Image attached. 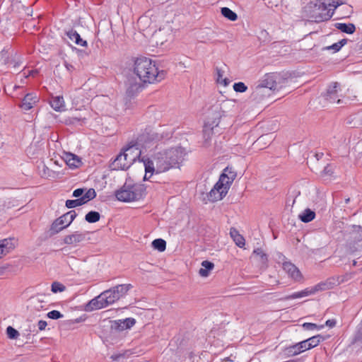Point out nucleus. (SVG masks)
Returning <instances> with one entry per match:
<instances>
[{
    "instance_id": "obj_1",
    "label": "nucleus",
    "mask_w": 362,
    "mask_h": 362,
    "mask_svg": "<svg viewBox=\"0 0 362 362\" xmlns=\"http://www.w3.org/2000/svg\"><path fill=\"white\" fill-rule=\"evenodd\" d=\"M185 154V149L182 147L171 148L156 153L152 158L143 156L141 160L144 163L146 173L158 174L179 168Z\"/></svg>"
},
{
    "instance_id": "obj_2",
    "label": "nucleus",
    "mask_w": 362,
    "mask_h": 362,
    "mask_svg": "<svg viewBox=\"0 0 362 362\" xmlns=\"http://www.w3.org/2000/svg\"><path fill=\"white\" fill-rule=\"evenodd\" d=\"M133 72L141 83L146 84L160 81L166 75L165 71H158L155 62L143 56L134 58Z\"/></svg>"
},
{
    "instance_id": "obj_3",
    "label": "nucleus",
    "mask_w": 362,
    "mask_h": 362,
    "mask_svg": "<svg viewBox=\"0 0 362 362\" xmlns=\"http://www.w3.org/2000/svg\"><path fill=\"white\" fill-rule=\"evenodd\" d=\"M135 323L136 320L132 317L117 320H104L100 325L101 332L105 338L113 339L118 333L132 328Z\"/></svg>"
},
{
    "instance_id": "obj_4",
    "label": "nucleus",
    "mask_w": 362,
    "mask_h": 362,
    "mask_svg": "<svg viewBox=\"0 0 362 362\" xmlns=\"http://www.w3.org/2000/svg\"><path fill=\"white\" fill-rule=\"evenodd\" d=\"M146 188L144 184H128L127 182L119 189L115 195L117 200L123 202H131L143 199L146 194Z\"/></svg>"
},
{
    "instance_id": "obj_5",
    "label": "nucleus",
    "mask_w": 362,
    "mask_h": 362,
    "mask_svg": "<svg viewBox=\"0 0 362 362\" xmlns=\"http://www.w3.org/2000/svg\"><path fill=\"white\" fill-rule=\"evenodd\" d=\"M304 13L306 16L313 22L320 23L329 20L333 13L327 9V4L325 1L316 0L310 1L304 8Z\"/></svg>"
},
{
    "instance_id": "obj_6",
    "label": "nucleus",
    "mask_w": 362,
    "mask_h": 362,
    "mask_svg": "<svg viewBox=\"0 0 362 362\" xmlns=\"http://www.w3.org/2000/svg\"><path fill=\"white\" fill-rule=\"evenodd\" d=\"M125 147L122 148V151L120 152L115 160L111 163L110 168L113 170H127L137 159L139 162H142L141 160V151H136L135 149L133 151H125Z\"/></svg>"
},
{
    "instance_id": "obj_7",
    "label": "nucleus",
    "mask_w": 362,
    "mask_h": 362,
    "mask_svg": "<svg viewBox=\"0 0 362 362\" xmlns=\"http://www.w3.org/2000/svg\"><path fill=\"white\" fill-rule=\"evenodd\" d=\"M157 134L153 133L151 129H146L141 132L135 140L131 141L125 148V151H142V148L148 147V144L153 141L157 139Z\"/></svg>"
},
{
    "instance_id": "obj_8",
    "label": "nucleus",
    "mask_w": 362,
    "mask_h": 362,
    "mask_svg": "<svg viewBox=\"0 0 362 362\" xmlns=\"http://www.w3.org/2000/svg\"><path fill=\"white\" fill-rule=\"evenodd\" d=\"M226 176L220 175L218 181L209 192L207 197L211 202L221 200L228 193L229 187L225 184Z\"/></svg>"
},
{
    "instance_id": "obj_9",
    "label": "nucleus",
    "mask_w": 362,
    "mask_h": 362,
    "mask_svg": "<svg viewBox=\"0 0 362 362\" xmlns=\"http://www.w3.org/2000/svg\"><path fill=\"white\" fill-rule=\"evenodd\" d=\"M132 288L133 286L130 284H119L105 291L104 295L107 296L109 303L112 305L121 298L124 297Z\"/></svg>"
},
{
    "instance_id": "obj_10",
    "label": "nucleus",
    "mask_w": 362,
    "mask_h": 362,
    "mask_svg": "<svg viewBox=\"0 0 362 362\" xmlns=\"http://www.w3.org/2000/svg\"><path fill=\"white\" fill-rule=\"evenodd\" d=\"M109 300L104 291L98 296L91 299L84 306V310L86 312H92L95 310H99L110 305Z\"/></svg>"
},
{
    "instance_id": "obj_11",
    "label": "nucleus",
    "mask_w": 362,
    "mask_h": 362,
    "mask_svg": "<svg viewBox=\"0 0 362 362\" xmlns=\"http://www.w3.org/2000/svg\"><path fill=\"white\" fill-rule=\"evenodd\" d=\"M281 79L280 75L276 73L266 74L263 79L259 84L264 87L267 92H271V90H279L281 86L279 84V81Z\"/></svg>"
},
{
    "instance_id": "obj_12",
    "label": "nucleus",
    "mask_w": 362,
    "mask_h": 362,
    "mask_svg": "<svg viewBox=\"0 0 362 362\" xmlns=\"http://www.w3.org/2000/svg\"><path fill=\"white\" fill-rule=\"evenodd\" d=\"M96 197V192L93 188H90L85 194L76 199H68L66 201L65 206L68 209H73L76 206H82Z\"/></svg>"
},
{
    "instance_id": "obj_13",
    "label": "nucleus",
    "mask_w": 362,
    "mask_h": 362,
    "mask_svg": "<svg viewBox=\"0 0 362 362\" xmlns=\"http://www.w3.org/2000/svg\"><path fill=\"white\" fill-rule=\"evenodd\" d=\"M39 100L40 98L35 93H29L23 97L18 107L25 111H28L36 105Z\"/></svg>"
},
{
    "instance_id": "obj_14",
    "label": "nucleus",
    "mask_w": 362,
    "mask_h": 362,
    "mask_svg": "<svg viewBox=\"0 0 362 362\" xmlns=\"http://www.w3.org/2000/svg\"><path fill=\"white\" fill-rule=\"evenodd\" d=\"M67 222H69V218H67V214H65L55 219L50 226L49 230V236L56 235L63 229L67 228L68 226H66Z\"/></svg>"
},
{
    "instance_id": "obj_15",
    "label": "nucleus",
    "mask_w": 362,
    "mask_h": 362,
    "mask_svg": "<svg viewBox=\"0 0 362 362\" xmlns=\"http://www.w3.org/2000/svg\"><path fill=\"white\" fill-rule=\"evenodd\" d=\"M339 86V83L334 82L331 86H329L327 90L326 93L324 95V97L326 100L330 103H340V99H339L338 95V87Z\"/></svg>"
},
{
    "instance_id": "obj_16",
    "label": "nucleus",
    "mask_w": 362,
    "mask_h": 362,
    "mask_svg": "<svg viewBox=\"0 0 362 362\" xmlns=\"http://www.w3.org/2000/svg\"><path fill=\"white\" fill-rule=\"evenodd\" d=\"M283 269L294 281H299L302 279L303 276L300 270L291 262H284Z\"/></svg>"
},
{
    "instance_id": "obj_17",
    "label": "nucleus",
    "mask_w": 362,
    "mask_h": 362,
    "mask_svg": "<svg viewBox=\"0 0 362 362\" xmlns=\"http://www.w3.org/2000/svg\"><path fill=\"white\" fill-rule=\"evenodd\" d=\"M86 233L79 231H75L72 234L66 235L64 238V243L66 245H76L78 243L84 241Z\"/></svg>"
},
{
    "instance_id": "obj_18",
    "label": "nucleus",
    "mask_w": 362,
    "mask_h": 362,
    "mask_svg": "<svg viewBox=\"0 0 362 362\" xmlns=\"http://www.w3.org/2000/svg\"><path fill=\"white\" fill-rule=\"evenodd\" d=\"M146 83H141L139 81H132L130 79L128 81L127 88L126 90V94L128 97L132 98L137 95L144 87Z\"/></svg>"
},
{
    "instance_id": "obj_19",
    "label": "nucleus",
    "mask_w": 362,
    "mask_h": 362,
    "mask_svg": "<svg viewBox=\"0 0 362 362\" xmlns=\"http://www.w3.org/2000/svg\"><path fill=\"white\" fill-rule=\"evenodd\" d=\"M316 293V291L314 290V286L311 288H305L299 292H295L291 295L286 296L284 297L280 298V300H288L291 299L300 298L305 296H308Z\"/></svg>"
},
{
    "instance_id": "obj_20",
    "label": "nucleus",
    "mask_w": 362,
    "mask_h": 362,
    "mask_svg": "<svg viewBox=\"0 0 362 362\" xmlns=\"http://www.w3.org/2000/svg\"><path fill=\"white\" fill-rule=\"evenodd\" d=\"M267 90L260 84L257 85L252 93V98L257 101L263 100L270 95V92H267Z\"/></svg>"
},
{
    "instance_id": "obj_21",
    "label": "nucleus",
    "mask_w": 362,
    "mask_h": 362,
    "mask_svg": "<svg viewBox=\"0 0 362 362\" xmlns=\"http://www.w3.org/2000/svg\"><path fill=\"white\" fill-rule=\"evenodd\" d=\"M66 36L72 41H74L76 45H81L83 47L87 46V42L83 40L80 35L76 32V30L74 29H71L66 33Z\"/></svg>"
},
{
    "instance_id": "obj_22",
    "label": "nucleus",
    "mask_w": 362,
    "mask_h": 362,
    "mask_svg": "<svg viewBox=\"0 0 362 362\" xmlns=\"http://www.w3.org/2000/svg\"><path fill=\"white\" fill-rule=\"evenodd\" d=\"M64 161L71 168H78L81 164L80 158L71 153L66 154Z\"/></svg>"
},
{
    "instance_id": "obj_23",
    "label": "nucleus",
    "mask_w": 362,
    "mask_h": 362,
    "mask_svg": "<svg viewBox=\"0 0 362 362\" xmlns=\"http://www.w3.org/2000/svg\"><path fill=\"white\" fill-rule=\"evenodd\" d=\"M221 175L226 176L225 184L230 187V185L235 179L237 175L236 173L233 170V168L228 166L223 170Z\"/></svg>"
},
{
    "instance_id": "obj_24",
    "label": "nucleus",
    "mask_w": 362,
    "mask_h": 362,
    "mask_svg": "<svg viewBox=\"0 0 362 362\" xmlns=\"http://www.w3.org/2000/svg\"><path fill=\"white\" fill-rule=\"evenodd\" d=\"M334 27L346 34H353L356 31V26L354 23H336Z\"/></svg>"
},
{
    "instance_id": "obj_25",
    "label": "nucleus",
    "mask_w": 362,
    "mask_h": 362,
    "mask_svg": "<svg viewBox=\"0 0 362 362\" xmlns=\"http://www.w3.org/2000/svg\"><path fill=\"white\" fill-rule=\"evenodd\" d=\"M230 235L237 246L239 247H243L245 245V238L242 235L239 233L236 228H231L230 229Z\"/></svg>"
},
{
    "instance_id": "obj_26",
    "label": "nucleus",
    "mask_w": 362,
    "mask_h": 362,
    "mask_svg": "<svg viewBox=\"0 0 362 362\" xmlns=\"http://www.w3.org/2000/svg\"><path fill=\"white\" fill-rule=\"evenodd\" d=\"M301 349L298 343L286 346L284 349V354L286 357H292L301 354Z\"/></svg>"
},
{
    "instance_id": "obj_27",
    "label": "nucleus",
    "mask_w": 362,
    "mask_h": 362,
    "mask_svg": "<svg viewBox=\"0 0 362 362\" xmlns=\"http://www.w3.org/2000/svg\"><path fill=\"white\" fill-rule=\"evenodd\" d=\"M202 268L199 271V274L202 277H206L209 275L210 271L214 267V264L210 261L204 260L202 262Z\"/></svg>"
},
{
    "instance_id": "obj_28",
    "label": "nucleus",
    "mask_w": 362,
    "mask_h": 362,
    "mask_svg": "<svg viewBox=\"0 0 362 362\" xmlns=\"http://www.w3.org/2000/svg\"><path fill=\"white\" fill-rule=\"evenodd\" d=\"M49 103L51 107L56 111H62L64 107V100L62 96L52 97Z\"/></svg>"
},
{
    "instance_id": "obj_29",
    "label": "nucleus",
    "mask_w": 362,
    "mask_h": 362,
    "mask_svg": "<svg viewBox=\"0 0 362 362\" xmlns=\"http://www.w3.org/2000/svg\"><path fill=\"white\" fill-rule=\"evenodd\" d=\"M315 212L310 209H305L299 214V219L303 223H309L315 218Z\"/></svg>"
},
{
    "instance_id": "obj_30",
    "label": "nucleus",
    "mask_w": 362,
    "mask_h": 362,
    "mask_svg": "<svg viewBox=\"0 0 362 362\" xmlns=\"http://www.w3.org/2000/svg\"><path fill=\"white\" fill-rule=\"evenodd\" d=\"M347 43V39H342L333 45L323 47L322 50H333V52H339L341 48Z\"/></svg>"
},
{
    "instance_id": "obj_31",
    "label": "nucleus",
    "mask_w": 362,
    "mask_h": 362,
    "mask_svg": "<svg viewBox=\"0 0 362 362\" xmlns=\"http://www.w3.org/2000/svg\"><path fill=\"white\" fill-rule=\"evenodd\" d=\"M221 13L225 18L231 21H235L238 19V15L228 7L221 8Z\"/></svg>"
},
{
    "instance_id": "obj_32",
    "label": "nucleus",
    "mask_w": 362,
    "mask_h": 362,
    "mask_svg": "<svg viewBox=\"0 0 362 362\" xmlns=\"http://www.w3.org/2000/svg\"><path fill=\"white\" fill-rule=\"evenodd\" d=\"M100 213L95 211H90L88 212L85 216V220L90 223H96L100 220Z\"/></svg>"
},
{
    "instance_id": "obj_33",
    "label": "nucleus",
    "mask_w": 362,
    "mask_h": 362,
    "mask_svg": "<svg viewBox=\"0 0 362 362\" xmlns=\"http://www.w3.org/2000/svg\"><path fill=\"white\" fill-rule=\"evenodd\" d=\"M152 247L159 252H163L166 249V242L162 238H157L153 240Z\"/></svg>"
},
{
    "instance_id": "obj_34",
    "label": "nucleus",
    "mask_w": 362,
    "mask_h": 362,
    "mask_svg": "<svg viewBox=\"0 0 362 362\" xmlns=\"http://www.w3.org/2000/svg\"><path fill=\"white\" fill-rule=\"evenodd\" d=\"M11 53L8 50L4 49L0 52V60L4 64L9 65L12 64V58L11 57Z\"/></svg>"
},
{
    "instance_id": "obj_35",
    "label": "nucleus",
    "mask_w": 362,
    "mask_h": 362,
    "mask_svg": "<svg viewBox=\"0 0 362 362\" xmlns=\"http://www.w3.org/2000/svg\"><path fill=\"white\" fill-rule=\"evenodd\" d=\"M325 338L320 334H317L311 337L308 339V341L310 344V348L313 349L316 347L321 341H324Z\"/></svg>"
},
{
    "instance_id": "obj_36",
    "label": "nucleus",
    "mask_w": 362,
    "mask_h": 362,
    "mask_svg": "<svg viewBox=\"0 0 362 362\" xmlns=\"http://www.w3.org/2000/svg\"><path fill=\"white\" fill-rule=\"evenodd\" d=\"M220 118H221L220 113L218 112H216L214 113V117H212L213 120L211 122L210 121V118L208 117V119H207L208 120L206 122V125L211 127L213 129L214 127L218 126L219 121H220Z\"/></svg>"
},
{
    "instance_id": "obj_37",
    "label": "nucleus",
    "mask_w": 362,
    "mask_h": 362,
    "mask_svg": "<svg viewBox=\"0 0 362 362\" xmlns=\"http://www.w3.org/2000/svg\"><path fill=\"white\" fill-rule=\"evenodd\" d=\"M65 290L66 286L60 282L54 281L51 285V291L54 293L58 292H63Z\"/></svg>"
},
{
    "instance_id": "obj_38",
    "label": "nucleus",
    "mask_w": 362,
    "mask_h": 362,
    "mask_svg": "<svg viewBox=\"0 0 362 362\" xmlns=\"http://www.w3.org/2000/svg\"><path fill=\"white\" fill-rule=\"evenodd\" d=\"M338 277L337 279L334 277H331L325 281V286L328 290L333 288L335 286L339 284Z\"/></svg>"
},
{
    "instance_id": "obj_39",
    "label": "nucleus",
    "mask_w": 362,
    "mask_h": 362,
    "mask_svg": "<svg viewBox=\"0 0 362 362\" xmlns=\"http://www.w3.org/2000/svg\"><path fill=\"white\" fill-rule=\"evenodd\" d=\"M6 334L9 339H16L19 336V332L13 327L8 326L6 328Z\"/></svg>"
},
{
    "instance_id": "obj_40",
    "label": "nucleus",
    "mask_w": 362,
    "mask_h": 362,
    "mask_svg": "<svg viewBox=\"0 0 362 362\" xmlns=\"http://www.w3.org/2000/svg\"><path fill=\"white\" fill-rule=\"evenodd\" d=\"M302 327L306 330H313V329H321L324 328L325 325H317V324L312 322H305L303 324Z\"/></svg>"
},
{
    "instance_id": "obj_41",
    "label": "nucleus",
    "mask_w": 362,
    "mask_h": 362,
    "mask_svg": "<svg viewBox=\"0 0 362 362\" xmlns=\"http://www.w3.org/2000/svg\"><path fill=\"white\" fill-rule=\"evenodd\" d=\"M83 120H85V118L82 119L81 117H69L65 119L64 124L66 125H72V124H75L78 122H82Z\"/></svg>"
},
{
    "instance_id": "obj_42",
    "label": "nucleus",
    "mask_w": 362,
    "mask_h": 362,
    "mask_svg": "<svg viewBox=\"0 0 362 362\" xmlns=\"http://www.w3.org/2000/svg\"><path fill=\"white\" fill-rule=\"evenodd\" d=\"M233 89L237 93H244L247 90V86L243 82H238L233 84Z\"/></svg>"
},
{
    "instance_id": "obj_43",
    "label": "nucleus",
    "mask_w": 362,
    "mask_h": 362,
    "mask_svg": "<svg viewBox=\"0 0 362 362\" xmlns=\"http://www.w3.org/2000/svg\"><path fill=\"white\" fill-rule=\"evenodd\" d=\"M47 316L52 320H58L63 317V315L58 310H52L47 314Z\"/></svg>"
},
{
    "instance_id": "obj_44",
    "label": "nucleus",
    "mask_w": 362,
    "mask_h": 362,
    "mask_svg": "<svg viewBox=\"0 0 362 362\" xmlns=\"http://www.w3.org/2000/svg\"><path fill=\"white\" fill-rule=\"evenodd\" d=\"M88 189L86 188H78L76 189L72 194L74 197H77L78 199L81 197L85 194Z\"/></svg>"
},
{
    "instance_id": "obj_45",
    "label": "nucleus",
    "mask_w": 362,
    "mask_h": 362,
    "mask_svg": "<svg viewBox=\"0 0 362 362\" xmlns=\"http://www.w3.org/2000/svg\"><path fill=\"white\" fill-rule=\"evenodd\" d=\"M253 254L260 257L262 262L267 260V255L264 252L262 248H257L253 251Z\"/></svg>"
},
{
    "instance_id": "obj_46",
    "label": "nucleus",
    "mask_w": 362,
    "mask_h": 362,
    "mask_svg": "<svg viewBox=\"0 0 362 362\" xmlns=\"http://www.w3.org/2000/svg\"><path fill=\"white\" fill-rule=\"evenodd\" d=\"M65 214H67V218H69V222L66 224V226H69L70 224L73 222V221L76 218L77 216V214L74 210H71Z\"/></svg>"
},
{
    "instance_id": "obj_47",
    "label": "nucleus",
    "mask_w": 362,
    "mask_h": 362,
    "mask_svg": "<svg viewBox=\"0 0 362 362\" xmlns=\"http://www.w3.org/2000/svg\"><path fill=\"white\" fill-rule=\"evenodd\" d=\"M0 243L1 244H4L5 245L4 246V252H5V254L8 252L9 250L13 247H12V243H11V240L4 239L1 242H0Z\"/></svg>"
},
{
    "instance_id": "obj_48",
    "label": "nucleus",
    "mask_w": 362,
    "mask_h": 362,
    "mask_svg": "<svg viewBox=\"0 0 362 362\" xmlns=\"http://www.w3.org/2000/svg\"><path fill=\"white\" fill-rule=\"evenodd\" d=\"M299 344V346L300 347L302 353L305 351L310 350L311 348H310V344L308 341V339L303 340L302 341L298 342Z\"/></svg>"
},
{
    "instance_id": "obj_49",
    "label": "nucleus",
    "mask_w": 362,
    "mask_h": 362,
    "mask_svg": "<svg viewBox=\"0 0 362 362\" xmlns=\"http://www.w3.org/2000/svg\"><path fill=\"white\" fill-rule=\"evenodd\" d=\"M314 290H315L316 292H317L320 291H325L328 289L327 288V286H325V282L322 281L314 286Z\"/></svg>"
},
{
    "instance_id": "obj_50",
    "label": "nucleus",
    "mask_w": 362,
    "mask_h": 362,
    "mask_svg": "<svg viewBox=\"0 0 362 362\" xmlns=\"http://www.w3.org/2000/svg\"><path fill=\"white\" fill-rule=\"evenodd\" d=\"M128 351H125L124 353L113 354L110 356V358L113 361H119L120 358H124Z\"/></svg>"
},
{
    "instance_id": "obj_51",
    "label": "nucleus",
    "mask_w": 362,
    "mask_h": 362,
    "mask_svg": "<svg viewBox=\"0 0 362 362\" xmlns=\"http://www.w3.org/2000/svg\"><path fill=\"white\" fill-rule=\"evenodd\" d=\"M216 74H217L216 81L218 83H220V80L222 79L223 76V71L221 68H218V67L216 68Z\"/></svg>"
},
{
    "instance_id": "obj_52",
    "label": "nucleus",
    "mask_w": 362,
    "mask_h": 362,
    "mask_svg": "<svg viewBox=\"0 0 362 362\" xmlns=\"http://www.w3.org/2000/svg\"><path fill=\"white\" fill-rule=\"evenodd\" d=\"M47 323L45 320H40L37 323L38 329L40 331L44 330L45 329V327H47Z\"/></svg>"
},
{
    "instance_id": "obj_53",
    "label": "nucleus",
    "mask_w": 362,
    "mask_h": 362,
    "mask_svg": "<svg viewBox=\"0 0 362 362\" xmlns=\"http://www.w3.org/2000/svg\"><path fill=\"white\" fill-rule=\"evenodd\" d=\"M336 320L334 319L327 320L325 322V325L329 327H334L336 325Z\"/></svg>"
},
{
    "instance_id": "obj_54",
    "label": "nucleus",
    "mask_w": 362,
    "mask_h": 362,
    "mask_svg": "<svg viewBox=\"0 0 362 362\" xmlns=\"http://www.w3.org/2000/svg\"><path fill=\"white\" fill-rule=\"evenodd\" d=\"M339 284H341V283H343L345 281H347L349 279H350L351 278V274H346L344 276H339Z\"/></svg>"
},
{
    "instance_id": "obj_55",
    "label": "nucleus",
    "mask_w": 362,
    "mask_h": 362,
    "mask_svg": "<svg viewBox=\"0 0 362 362\" xmlns=\"http://www.w3.org/2000/svg\"><path fill=\"white\" fill-rule=\"evenodd\" d=\"M64 66L66 68V69L70 72L73 71L75 69L74 66L72 64H69L66 62H64Z\"/></svg>"
},
{
    "instance_id": "obj_56",
    "label": "nucleus",
    "mask_w": 362,
    "mask_h": 362,
    "mask_svg": "<svg viewBox=\"0 0 362 362\" xmlns=\"http://www.w3.org/2000/svg\"><path fill=\"white\" fill-rule=\"evenodd\" d=\"M229 83L230 81L227 78H225L223 79H221L219 83H222L223 84L224 86H227L229 84Z\"/></svg>"
},
{
    "instance_id": "obj_57",
    "label": "nucleus",
    "mask_w": 362,
    "mask_h": 362,
    "mask_svg": "<svg viewBox=\"0 0 362 362\" xmlns=\"http://www.w3.org/2000/svg\"><path fill=\"white\" fill-rule=\"evenodd\" d=\"M11 65H12L13 68H16L19 66L20 63L16 62L14 59H12V64Z\"/></svg>"
},
{
    "instance_id": "obj_58",
    "label": "nucleus",
    "mask_w": 362,
    "mask_h": 362,
    "mask_svg": "<svg viewBox=\"0 0 362 362\" xmlns=\"http://www.w3.org/2000/svg\"><path fill=\"white\" fill-rule=\"evenodd\" d=\"M4 245L0 243V258L1 257V255L3 254H5L4 252Z\"/></svg>"
},
{
    "instance_id": "obj_59",
    "label": "nucleus",
    "mask_w": 362,
    "mask_h": 362,
    "mask_svg": "<svg viewBox=\"0 0 362 362\" xmlns=\"http://www.w3.org/2000/svg\"><path fill=\"white\" fill-rule=\"evenodd\" d=\"M329 168V165H327V166L325 168V169H324V172H325V173H327V174H329V171H330Z\"/></svg>"
},
{
    "instance_id": "obj_60",
    "label": "nucleus",
    "mask_w": 362,
    "mask_h": 362,
    "mask_svg": "<svg viewBox=\"0 0 362 362\" xmlns=\"http://www.w3.org/2000/svg\"><path fill=\"white\" fill-rule=\"evenodd\" d=\"M315 156H316L317 159L319 160L320 158H321L323 156V153H316Z\"/></svg>"
},
{
    "instance_id": "obj_61",
    "label": "nucleus",
    "mask_w": 362,
    "mask_h": 362,
    "mask_svg": "<svg viewBox=\"0 0 362 362\" xmlns=\"http://www.w3.org/2000/svg\"><path fill=\"white\" fill-rule=\"evenodd\" d=\"M147 174H148V173H146V174H145V175H144V180H148L151 177V175H152L151 174V175L148 177H147Z\"/></svg>"
},
{
    "instance_id": "obj_62",
    "label": "nucleus",
    "mask_w": 362,
    "mask_h": 362,
    "mask_svg": "<svg viewBox=\"0 0 362 362\" xmlns=\"http://www.w3.org/2000/svg\"><path fill=\"white\" fill-rule=\"evenodd\" d=\"M350 202V198L345 199V204H348Z\"/></svg>"
},
{
    "instance_id": "obj_63",
    "label": "nucleus",
    "mask_w": 362,
    "mask_h": 362,
    "mask_svg": "<svg viewBox=\"0 0 362 362\" xmlns=\"http://www.w3.org/2000/svg\"><path fill=\"white\" fill-rule=\"evenodd\" d=\"M353 266L356 267L357 265V262L356 260L353 261Z\"/></svg>"
},
{
    "instance_id": "obj_64",
    "label": "nucleus",
    "mask_w": 362,
    "mask_h": 362,
    "mask_svg": "<svg viewBox=\"0 0 362 362\" xmlns=\"http://www.w3.org/2000/svg\"><path fill=\"white\" fill-rule=\"evenodd\" d=\"M346 124H351V122L349 119H346Z\"/></svg>"
}]
</instances>
